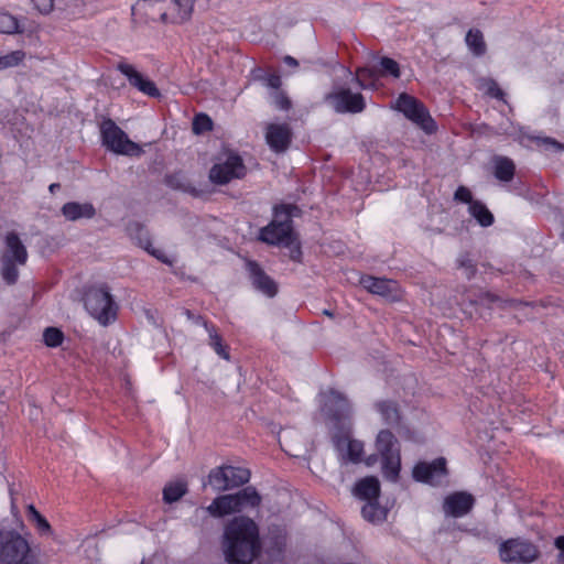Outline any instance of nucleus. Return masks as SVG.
<instances>
[{"instance_id":"f257e3e1","label":"nucleus","mask_w":564,"mask_h":564,"mask_svg":"<svg viewBox=\"0 0 564 564\" xmlns=\"http://www.w3.org/2000/svg\"><path fill=\"white\" fill-rule=\"evenodd\" d=\"M224 551L229 564H250L261 551L257 523L246 516L231 519L224 530Z\"/></svg>"},{"instance_id":"f03ea898","label":"nucleus","mask_w":564,"mask_h":564,"mask_svg":"<svg viewBox=\"0 0 564 564\" xmlns=\"http://www.w3.org/2000/svg\"><path fill=\"white\" fill-rule=\"evenodd\" d=\"M322 411L332 423V442L337 452H343L345 440L351 433L350 406L347 398L330 389L322 405Z\"/></svg>"},{"instance_id":"7ed1b4c3","label":"nucleus","mask_w":564,"mask_h":564,"mask_svg":"<svg viewBox=\"0 0 564 564\" xmlns=\"http://www.w3.org/2000/svg\"><path fill=\"white\" fill-rule=\"evenodd\" d=\"M28 261V250L15 231H9L4 238V250L0 257V273L8 285H13L19 279L18 265Z\"/></svg>"},{"instance_id":"20e7f679","label":"nucleus","mask_w":564,"mask_h":564,"mask_svg":"<svg viewBox=\"0 0 564 564\" xmlns=\"http://www.w3.org/2000/svg\"><path fill=\"white\" fill-rule=\"evenodd\" d=\"M0 564H40L29 542L13 530L0 531Z\"/></svg>"},{"instance_id":"39448f33","label":"nucleus","mask_w":564,"mask_h":564,"mask_svg":"<svg viewBox=\"0 0 564 564\" xmlns=\"http://www.w3.org/2000/svg\"><path fill=\"white\" fill-rule=\"evenodd\" d=\"M84 305L87 312L104 326L117 317L118 305L106 284L88 288L84 294Z\"/></svg>"},{"instance_id":"423d86ee","label":"nucleus","mask_w":564,"mask_h":564,"mask_svg":"<svg viewBox=\"0 0 564 564\" xmlns=\"http://www.w3.org/2000/svg\"><path fill=\"white\" fill-rule=\"evenodd\" d=\"M102 144L117 154L129 156H140L143 153L142 148L131 141L124 131L119 128L110 118H105L100 124Z\"/></svg>"},{"instance_id":"0eeeda50","label":"nucleus","mask_w":564,"mask_h":564,"mask_svg":"<svg viewBox=\"0 0 564 564\" xmlns=\"http://www.w3.org/2000/svg\"><path fill=\"white\" fill-rule=\"evenodd\" d=\"M395 109L404 115V117L419 126L426 133L436 131L437 126L431 117L427 108L417 98L402 93L395 101Z\"/></svg>"},{"instance_id":"6e6552de","label":"nucleus","mask_w":564,"mask_h":564,"mask_svg":"<svg viewBox=\"0 0 564 564\" xmlns=\"http://www.w3.org/2000/svg\"><path fill=\"white\" fill-rule=\"evenodd\" d=\"M499 555L505 563L529 564L539 558L540 551L532 542L517 538L502 542Z\"/></svg>"},{"instance_id":"1a4fd4ad","label":"nucleus","mask_w":564,"mask_h":564,"mask_svg":"<svg viewBox=\"0 0 564 564\" xmlns=\"http://www.w3.org/2000/svg\"><path fill=\"white\" fill-rule=\"evenodd\" d=\"M324 101L337 113H359L366 108L365 98L360 93H352L349 88L343 87L326 94Z\"/></svg>"},{"instance_id":"9d476101","label":"nucleus","mask_w":564,"mask_h":564,"mask_svg":"<svg viewBox=\"0 0 564 564\" xmlns=\"http://www.w3.org/2000/svg\"><path fill=\"white\" fill-rule=\"evenodd\" d=\"M247 174V167L242 158L230 152L224 163H217L209 170V181L216 185H226L231 180L242 178Z\"/></svg>"},{"instance_id":"9b49d317","label":"nucleus","mask_w":564,"mask_h":564,"mask_svg":"<svg viewBox=\"0 0 564 564\" xmlns=\"http://www.w3.org/2000/svg\"><path fill=\"white\" fill-rule=\"evenodd\" d=\"M246 271L254 290L268 297H274L278 294V283L265 273L256 260L246 261Z\"/></svg>"},{"instance_id":"f8f14e48","label":"nucleus","mask_w":564,"mask_h":564,"mask_svg":"<svg viewBox=\"0 0 564 564\" xmlns=\"http://www.w3.org/2000/svg\"><path fill=\"white\" fill-rule=\"evenodd\" d=\"M447 475L446 459L438 457L432 463L420 462L412 471L414 480L435 486L442 477Z\"/></svg>"},{"instance_id":"ddd939ff","label":"nucleus","mask_w":564,"mask_h":564,"mask_svg":"<svg viewBox=\"0 0 564 564\" xmlns=\"http://www.w3.org/2000/svg\"><path fill=\"white\" fill-rule=\"evenodd\" d=\"M293 132L288 123H269L265 128V141L275 153H284L291 145Z\"/></svg>"},{"instance_id":"4468645a","label":"nucleus","mask_w":564,"mask_h":564,"mask_svg":"<svg viewBox=\"0 0 564 564\" xmlns=\"http://www.w3.org/2000/svg\"><path fill=\"white\" fill-rule=\"evenodd\" d=\"M375 409L381 415L386 425L395 429L399 434L410 433V430L403 422V415L398 402L393 400H381L375 403Z\"/></svg>"},{"instance_id":"2eb2a0df","label":"nucleus","mask_w":564,"mask_h":564,"mask_svg":"<svg viewBox=\"0 0 564 564\" xmlns=\"http://www.w3.org/2000/svg\"><path fill=\"white\" fill-rule=\"evenodd\" d=\"M360 284L368 292L380 295L391 302L400 299L398 283L394 280L365 275L360 279Z\"/></svg>"},{"instance_id":"dca6fc26","label":"nucleus","mask_w":564,"mask_h":564,"mask_svg":"<svg viewBox=\"0 0 564 564\" xmlns=\"http://www.w3.org/2000/svg\"><path fill=\"white\" fill-rule=\"evenodd\" d=\"M117 69L128 78L129 84L152 98H159L161 93L155 83L144 77L132 65L127 63H119Z\"/></svg>"},{"instance_id":"f3484780","label":"nucleus","mask_w":564,"mask_h":564,"mask_svg":"<svg viewBox=\"0 0 564 564\" xmlns=\"http://www.w3.org/2000/svg\"><path fill=\"white\" fill-rule=\"evenodd\" d=\"M282 226V224L271 220L260 230L259 239L271 246H288L286 241L292 242L293 235L296 232L293 227Z\"/></svg>"},{"instance_id":"a211bd4d","label":"nucleus","mask_w":564,"mask_h":564,"mask_svg":"<svg viewBox=\"0 0 564 564\" xmlns=\"http://www.w3.org/2000/svg\"><path fill=\"white\" fill-rule=\"evenodd\" d=\"M475 499L468 492H454L447 496L443 503V510L446 516L460 518L467 514L474 507Z\"/></svg>"},{"instance_id":"6ab92c4d","label":"nucleus","mask_w":564,"mask_h":564,"mask_svg":"<svg viewBox=\"0 0 564 564\" xmlns=\"http://www.w3.org/2000/svg\"><path fill=\"white\" fill-rule=\"evenodd\" d=\"M354 495L366 502L376 501L380 496V482L377 477L368 476L356 482Z\"/></svg>"},{"instance_id":"aec40b11","label":"nucleus","mask_w":564,"mask_h":564,"mask_svg":"<svg viewBox=\"0 0 564 564\" xmlns=\"http://www.w3.org/2000/svg\"><path fill=\"white\" fill-rule=\"evenodd\" d=\"M62 215L69 221L82 218L91 219L96 215V208L91 203L68 202L62 206Z\"/></svg>"},{"instance_id":"412c9836","label":"nucleus","mask_w":564,"mask_h":564,"mask_svg":"<svg viewBox=\"0 0 564 564\" xmlns=\"http://www.w3.org/2000/svg\"><path fill=\"white\" fill-rule=\"evenodd\" d=\"M206 511L214 518H224L232 513H238L232 494L216 497L213 502L206 507Z\"/></svg>"},{"instance_id":"4be33fe9","label":"nucleus","mask_w":564,"mask_h":564,"mask_svg":"<svg viewBox=\"0 0 564 564\" xmlns=\"http://www.w3.org/2000/svg\"><path fill=\"white\" fill-rule=\"evenodd\" d=\"M238 512L247 508H258L262 502V497L253 486H247L232 494Z\"/></svg>"},{"instance_id":"5701e85b","label":"nucleus","mask_w":564,"mask_h":564,"mask_svg":"<svg viewBox=\"0 0 564 564\" xmlns=\"http://www.w3.org/2000/svg\"><path fill=\"white\" fill-rule=\"evenodd\" d=\"M376 449L381 457L393 455L394 452H400V446L397 437L390 430H381L376 438Z\"/></svg>"},{"instance_id":"b1692460","label":"nucleus","mask_w":564,"mask_h":564,"mask_svg":"<svg viewBox=\"0 0 564 564\" xmlns=\"http://www.w3.org/2000/svg\"><path fill=\"white\" fill-rule=\"evenodd\" d=\"M302 210L297 205L294 204H280L273 208V219L278 224H282V227H293V217L301 216Z\"/></svg>"},{"instance_id":"393cba45","label":"nucleus","mask_w":564,"mask_h":564,"mask_svg":"<svg viewBox=\"0 0 564 564\" xmlns=\"http://www.w3.org/2000/svg\"><path fill=\"white\" fill-rule=\"evenodd\" d=\"M364 453V444L360 441L351 440V433L345 440L343 452H338L341 463H359Z\"/></svg>"},{"instance_id":"a878e982","label":"nucleus","mask_w":564,"mask_h":564,"mask_svg":"<svg viewBox=\"0 0 564 564\" xmlns=\"http://www.w3.org/2000/svg\"><path fill=\"white\" fill-rule=\"evenodd\" d=\"M207 485L212 486L214 490L216 491H228L229 490V482H228V474L226 470V465L215 467L210 469L207 482L204 481L203 486L206 487Z\"/></svg>"},{"instance_id":"bb28decb","label":"nucleus","mask_w":564,"mask_h":564,"mask_svg":"<svg viewBox=\"0 0 564 564\" xmlns=\"http://www.w3.org/2000/svg\"><path fill=\"white\" fill-rule=\"evenodd\" d=\"M381 469L384 478L397 481L401 470L400 452H394L393 455L381 457Z\"/></svg>"},{"instance_id":"cd10ccee","label":"nucleus","mask_w":564,"mask_h":564,"mask_svg":"<svg viewBox=\"0 0 564 564\" xmlns=\"http://www.w3.org/2000/svg\"><path fill=\"white\" fill-rule=\"evenodd\" d=\"M164 182L172 189L189 193L193 196H198V192L196 191V188L192 186L191 182L181 171L165 175Z\"/></svg>"},{"instance_id":"c85d7f7f","label":"nucleus","mask_w":564,"mask_h":564,"mask_svg":"<svg viewBox=\"0 0 564 564\" xmlns=\"http://www.w3.org/2000/svg\"><path fill=\"white\" fill-rule=\"evenodd\" d=\"M195 0H172V23H183L191 19Z\"/></svg>"},{"instance_id":"c756f323","label":"nucleus","mask_w":564,"mask_h":564,"mask_svg":"<svg viewBox=\"0 0 564 564\" xmlns=\"http://www.w3.org/2000/svg\"><path fill=\"white\" fill-rule=\"evenodd\" d=\"M389 510L382 507L378 500L366 502L361 508V514L365 520L371 523L383 522L388 517Z\"/></svg>"},{"instance_id":"7c9ffc66","label":"nucleus","mask_w":564,"mask_h":564,"mask_svg":"<svg viewBox=\"0 0 564 564\" xmlns=\"http://www.w3.org/2000/svg\"><path fill=\"white\" fill-rule=\"evenodd\" d=\"M468 212L481 227H489L495 221L492 213L481 200L477 199L471 203V206H468Z\"/></svg>"},{"instance_id":"2f4dec72","label":"nucleus","mask_w":564,"mask_h":564,"mask_svg":"<svg viewBox=\"0 0 564 564\" xmlns=\"http://www.w3.org/2000/svg\"><path fill=\"white\" fill-rule=\"evenodd\" d=\"M379 77L377 66H365L357 68L354 82H356L362 89H366L375 87Z\"/></svg>"},{"instance_id":"473e14b6","label":"nucleus","mask_w":564,"mask_h":564,"mask_svg":"<svg viewBox=\"0 0 564 564\" xmlns=\"http://www.w3.org/2000/svg\"><path fill=\"white\" fill-rule=\"evenodd\" d=\"M516 172L513 161L507 156H498L495 164V176L501 182H510Z\"/></svg>"},{"instance_id":"72a5a7b5","label":"nucleus","mask_w":564,"mask_h":564,"mask_svg":"<svg viewBox=\"0 0 564 564\" xmlns=\"http://www.w3.org/2000/svg\"><path fill=\"white\" fill-rule=\"evenodd\" d=\"M226 470L228 474L229 490L243 486L250 480L251 474L247 468L226 465Z\"/></svg>"},{"instance_id":"f704fd0d","label":"nucleus","mask_w":564,"mask_h":564,"mask_svg":"<svg viewBox=\"0 0 564 564\" xmlns=\"http://www.w3.org/2000/svg\"><path fill=\"white\" fill-rule=\"evenodd\" d=\"M203 326L209 334V345L214 348L216 354L221 358L229 360L230 356L228 347L223 344L221 336L217 333L216 327L207 321H203Z\"/></svg>"},{"instance_id":"c9c22d12","label":"nucleus","mask_w":564,"mask_h":564,"mask_svg":"<svg viewBox=\"0 0 564 564\" xmlns=\"http://www.w3.org/2000/svg\"><path fill=\"white\" fill-rule=\"evenodd\" d=\"M188 491L187 482L185 480H177L167 484L163 489V500L166 503L178 501Z\"/></svg>"},{"instance_id":"e433bc0d","label":"nucleus","mask_w":564,"mask_h":564,"mask_svg":"<svg viewBox=\"0 0 564 564\" xmlns=\"http://www.w3.org/2000/svg\"><path fill=\"white\" fill-rule=\"evenodd\" d=\"M466 44L476 56L485 55L487 46L480 30L471 29L466 34Z\"/></svg>"},{"instance_id":"4c0bfd02","label":"nucleus","mask_w":564,"mask_h":564,"mask_svg":"<svg viewBox=\"0 0 564 564\" xmlns=\"http://www.w3.org/2000/svg\"><path fill=\"white\" fill-rule=\"evenodd\" d=\"M377 68L380 77L392 76L399 78L401 75L398 62L387 56L379 59Z\"/></svg>"},{"instance_id":"58836bf2","label":"nucleus","mask_w":564,"mask_h":564,"mask_svg":"<svg viewBox=\"0 0 564 564\" xmlns=\"http://www.w3.org/2000/svg\"><path fill=\"white\" fill-rule=\"evenodd\" d=\"M26 513L29 520L35 523L37 530L42 534H48L52 532V528L48 521L36 510L33 505L28 506Z\"/></svg>"},{"instance_id":"ea45409f","label":"nucleus","mask_w":564,"mask_h":564,"mask_svg":"<svg viewBox=\"0 0 564 564\" xmlns=\"http://www.w3.org/2000/svg\"><path fill=\"white\" fill-rule=\"evenodd\" d=\"M19 21L8 12L0 13V33L14 34L21 33Z\"/></svg>"},{"instance_id":"a19ab883","label":"nucleus","mask_w":564,"mask_h":564,"mask_svg":"<svg viewBox=\"0 0 564 564\" xmlns=\"http://www.w3.org/2000/svg\"><path fill=\"white\" fill-rule=\"evenodd\" d=\"M213 120L212 118L206 113H197L195 115L193 122H192V130L195 134H203L205 132L213 130Z\"/></svg>"},{"instance_id":"79ce46f5","label":"nucleus","mask_w":564,"mask_h":564,"mask_svg":"<svg viewBox=\"0 0 564 564\" xmlns=\"http://www.w3.org/2000/svg\"><path fill=\"white\" fill-rule=\"evenodd\" d=\"M43 339L48 347H58L63 344L64 334L59 328L46 327L43 333Z\"/></svg>"},{"instance_id":"37998d69","label":"nucleus","mask_w":564,"mask_h":564,"mask_svg":"<svg viewBox=\"0 0 564 564\" xmlns=\"http://www.w3.org/2000/svg\"><path fill=\"white\" fill-rule=\"evenodd\" d=\"M538 147L544 148L546 151L561 152L564 151V143L558 142L551 137H531L530 138Z\"/></svg>"},{"instance_id":"c03bdc74","label":"nucleus","mask_w":564,"mask_h":564,"mask_svg":"<svg viewBox=\"0 0 564 564\" xmlns=\"http://www.w3.org/2000/svg\"><path fill=\"white\" fill-rule=\"evenodd\" d=\"M458 268L465 271L468 280L473 279L477 272V267L468 252L462 253L457 259Z\"/></svg>"},{"instance_id":"a18cd8bd","label":"nucleus","mask_w":564,"mask_h":564,"mask_svg":"<svg viewBox=\"0 0 564 564\" xmlns=\"http://www.w3.org/2000/svg\"><path fill=\"white\" fill-rule=\"evenodd\" d=\"M289 242V240L286 241ZM289 249V257L292 261L301 263L302 262V248L301 241L297 234L293 235L292 242L288 243V246H283Z\"/></svg>"},{"instance_id":"49530a36","label":"nucleus","mask_w":564,"mask_h":564,"mask_svg":"<svg viewBox=\"0 0 564 564\" xmlns=\"http://www.w3.org/2000/svg\"><path fill=\"white\" fill-rule=\"evenodd\" d=\"M24 58L22 51H13L10 54L0 56V69L19 65Z\"/></svg>"},{"instance_id":"de8ad7c7","label":"nucleus","mask_w":564,"mask_h":564,"mask_svg":"<svg viewBox=\"0 0 564 564\" xmlns=\"http://www.w3.org/2000/svg\"><path fill=\"white\" fill-rule=\"evenodd\" d=\"M484 86L486 87V94L489 97L496 98L498 100H502L505 97L503 90L498 86L497 82L492 78H486L482 80Z\"/></svg>"},{"instance_id":"09e8293b","label":"nucleus","mask_w":564,"mask_h":564,"mask_svg":"<svg viewBox=\"0 0 564 564\" xmlns=\"http://www.w3.org/2000/svg\"><path fill=\"white\" fill-rule=\"evenodd\" d=\"M454 199L460 203L468 204L471 206V203H475L476 199L473 198V194L469 188L466 186H458V188L454 193Z\"/></svg>"},{"instance_id":"8fccbe9b","label":"nucleus","mask_w":564,"mask_h":564,"mask_svg":"<svg viewBox=\"0 0 564 564\" xmlns=\"http://www.w3.org/2000/svg\"><path fill=\"white\" fill-rule=\"evenodd\" d=\"M499 301V296L489 292V291H479V293L477 294V297L476 300H474L473 302L475 304H490V303H495Z\"/></svg>"},{"instance_id":"3c124183","label":"nucleus","mask_w":564,"mask_h":564,"mask_svg":"<svg viewBox=\"0 0 564 564\" xmlns=\"http://www.w3.org/2000/svg\"><path fill=\"white\" fill-rule=\"evenodd\" d=\"M274 105L281 110H289L292 106L290 98L283 91L274 94Z\"/></svg>"},{"instance_id":"603ef678","label":"nucleus","mask_w":564,"mask_h":564,"mask_svg":"<svg viewBox=\"0 0 564 564\" xmlns=\"http://www.w3.org/2000/svg\"><path fill=\"white\" fill-rule=\"evenodd\" d=\"M259 79L273 89H279L282 85L281 77L278 74L263 75Z\"/></svg>"},{"instance_id":"864d4df0","label":"nucleus","mask_w":564,"mask_h":564,"mask_svg":"<svg viewBox=\"0 0 564 564\" xmlns=\"http://www.w3.org/2000/svg\"><path fill=\"white\" fill-rule=\"evenodd\" d=\"M34 7L43 14H48L54 8L53 0H31Z\"/></svg>"},{"instance_id":"5fc2aeb1","label":"nucleus","mask_w":564,"mask_h":564,"mask_svg":"<svg viewBox=\"0 0 564 564\" xmlns=\"http://www.w3.org/2000/svg\"><path fill=\"white\" fill-rule=\"evenodd\" d=\"M144 249L150 253L152 254L153 257H155L156 259H159L160 261H162L163 263H169L170 261L167 260V258L164 256V253L161 251V250H156V249H151V243L149 240H147V243L144 245Z\"/></svg>"},{"instance_id":"6e6d98bb","label":"nucleus","mask_w":564,"mask_h":564,"mask_svg":"<svg viewBox=\"0 0 564 564\" xmlns=\"http://www.w3.org/2000/svg\"><path fill=\"white\" fill-rule=\"evenodd\" d=\"M186 317L191 321H193L194 323L196 324H202L203 325V321H205L200 315H195L192 311L189 310H185L184 311Z\"/></svg>"},{"instance_id":"4d7b16f0","label":"nucleus","mask_w":564,"mask_h":564,"mask_svg":"<svg viewBox=\"0 0 564 564\" xmlns=\"http://www.w3.org/2000/svg\"><path fill=\"white\" fill-rule=\"evenodd\" d=\"M283 62L289 65V66H292V67H297L299 66V62L297 59H295L294 57L290 56V55H286L283 57Z\"/></svg>"},{"instance_id":"13d9d810","label":"nucleus","mask_w":564,"mask_h":564,"mask_svg":"<svg viewBox=\"0 0 564 564\" xmlns=\"http://www.w3.org/2000/svg\"><path fill=\"white\" fill-rule=\"evenodd\" d=\"M554 545L556 546V549H558L560 551H564V535H560L555 539L554 541Z\"/></svg>"},{"instance_id":"bf43d9fd","label":"nucleus","mask_w":564,"mask_h":564,"mask_svg":"<svg viewBox=\"0 0 564 564\" xmlns=\"http://www.w3.org/2000/svg\"><path fill=\"white\" fill-rule=\"evenodd\" d=\"M172 12L171 13H167V12H163L161 14V21L164 22V23H169L171 22L172 23Z\"/></svg>"},{"instance_id":"052dcab7","label":"nucleus","mask_w":564,"mask_h":564,"mask_svg":"<svg viewBox=\"0 0 564 564\" xmlns=\"http://www.w3.org/2000/svg\"><path fill=\"white\" fill-rule=\"evenodd\" d=\"M61 188V185L59 183H53L50 185L48 189L52 194H54L56 191H58Z\"/></svg>"},{"instance_id":"680f3d73","label":"nucleus","mask_w":564,"mask_h":564,"mask_svg":"<svg viewBox=\"0 0 564 564\" xmlns=\"http://www.w3.org/2000/svg\"><path fill=\"white\" fill-rule=\"evenodd\" d=\"M557 564H564V551H560L557 557H556Z\"/></svg>"},{"instance_id":"e2e57ef3","label":"nucleus","mask_w":564,"mask_h":564,"mask_svg":"<svg viewBox=\"0 0 564 564\" xmlns=\"http://www.w3.org/2000/svg\"><path fill=\"white\" fill-rule=\"evenodd\" d=\"M323 314H324V315H326V316H329V317H333V316H334L333 312H332V311H329V310H324V311H323Z\"/></svg>"},{"instance_id":"0e129e2a","label":"nucleus","mask_w":564,"mask_h":564,"mask_svg":"<svg viewBox=\"0 0 564 564\" xmlns=\"http://www.w3.org/2000/svg\"><path fill=\"white\" fill-rule=\"evenodd\" d=\"M562 239L564 240V231L562 232Z\"/></svg>"}]
</instances>
